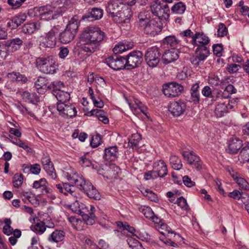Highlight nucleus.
<instances>
[{
    "label": "nucleus",
    "mask_w": 249,
    "mask_h": 249,
    "mask_svg": "<svg viewBox=\"0 0 249 249\" xmlns=\"http://www.w3.org/2000/svg\"><path fill=\"white\" fill-rule=\"evenodd\" d=\"M105 37V33L98 27H87L80 36L81 49L85 52L92 53L99 49L101 42Z\"/></svg>",
    "instance_id": "nucleus-1"
},
{
    "label": "nucleus",
    "mask_w": 249,
    "mask_h": 249,
    "mask_svg": "<svg viewBox=\"0 0 249 249\" xmlns=\"http://www.w3.org/2000/svg\"><path fill=\"white\" fill-rule=\"evenodd\" d=\"M106 11L116 21L125 22V14L131 12L130 9L125 8L124 4L118 0H110L106 7Z\"/></svg>",
    "instance_id": "nucleus-2"
},
{
    "label": "nucleus",
    "mask_w": 249,
    "mask_h": 249,
    "mask_svg": "<svg viewBox=\"0 0 249 249\" xmlns=\"http://www.w3.org/2000/svg\"><path fill=\"white\" fill-rule=\"evenodd\" d=\"M37 69L45 74H53L56 72L57 65L55 61L50 57H39L36 61Z\"/></svg>",
    "instance_id": "nucleus-3"
},
{
    "label": "nucleus",
    "mask_w": 249,
    "mask_h": 249,
    "mask_svg": "<svg viewBox=\"0 0 249 249\" xmlns=\"http://www.w3.org/2000/svg\"><path fill=\"white\" fill-rule=\"evenodd\" d=\"M160 56V49L156 46H153L145 51L144 59L149 67L155 68L158 65Z\"/></svg>",
    "instance_id": "nucleus-4"
},
{
    "label": "nucleus",
    "mask_w": 249,
    "mask_h": 249,
    "mask_svg": "<svg viewBox=\"0 0 249 249\" xmlns=\"http://www.w3.org/2000/svg\"><path fill=\"white\" fill-rule=\"evenodd\" d=\"M183 90V86L176 82L168 83L162 86L164 94L168 97H177L182 93Z\"/></svg>",
    "instance_id": "nucleus-5"
},
{
    "label": "nucleus",
    "mask_w": 249,
    "mask_h": 249,
    "mask_svg": "<svg viewBox=\"0 0 249 249\" xmlns=\"http://www.w3.org/2000/svg\"><path fill=\"white\" fill-rule=\"evenodd\" d=\"M143 54L139 51H133L127 54L125 58L126 67L128 69L138 67L142 61Z\"/></svg>",
    "instance_id": "nucleus-6"
},
{
    "label": "nucleus",
    "mask_w": 249,
    "mask_h": 249,
    "mask_svg": "<svg viewBox=\"0 0 249 249\" xmlns=\"http://www.w3.org/2000/svg\"><path fill=\"white\" fill-rule=\"evenodd\" d=\"M106 63L114 70H120L126 67L125 58L124 57L114 54L106 59Z\"/></svg>",
    "instance_id": "nucleus-7"
},
{
    "label": "nucleus",
    "mask_w": 249,
    "mask_h": 249,
    "mask_svg": "<svg viewBox=\"0 0 249 249\" xmlns=\"http://www.w3.org/2000/svg\"><path fill=\"white\" fill-rule=\"evenodd\" d=\"M182 156L184 160L193 168L198 171L202 168V162L200 158L193 151H184Z\"/></svg>",
    "instance_id": "nucleus-8"
},
{
    "label": "nucleus",
    "mask_w": 249,
    "mask_h": 249,
    "mask_svg": "<svg viewBox=\"0 0 249 249\" xmlns=\"http://www.w3.org/2000/svg\"><path fill=\"white\" fill-rule=\"evenodd\" d=\"M152 13L160 19L166 18L169 16L170 8L167 4L155 2L151 6Z\"/></svg>",
    "instance_id": "nucleus-9"
},
{
    "label": "nucleus",
    "mask_w": 249,
    "mask_h": 249,
    "mask_svg": "<svg viewBox=\"0 0 249 249\" xmlns=\"http://www.w3.org/2000/svg\"><path fill=\"white\" fill-rule=\"evenodd\" d=\"M65 175L70 183L76 186L79 190L84 191L85 187L88 185V181L85 180L82 176L74 173L72 175L67 172Z\"/></svg>",
    "instance_id": "nucleus-10"
},
{
    "label": "nucleus",
    "mask_w": 249,
    "mask_h": 249,
    "mask_svg": "<svg viewBox=\"0 0 249 249\" xmlns=\"http://www.w3.org/2000/svg\"><path fill=\"white\" fill-rule=\"evenodd\" d=\"M57 110L63 117L72 118L77 114L76 107L74 105H68L64 103L57 104Z\"/></svg>",
    "instance_id": "nucleus-11"
},
{
    "label": "nucleus",
    "mask_w": 249,
    "mask_h": 249,
    "mask_svg": "<svg viewBox=\"0 0 249 249\" xmlns=\"http://www.w3.org/2000/svg\"><path fill=\"white\" fill-rule=\"evenodd\" d=\"M59 33L58 29L54 27L43 38L42 44L46 47L53 48L55 46L56 43V35Z\"/></svg>",
    "instance_id": "nucleus-12"
},
{
    "label": "nucleus",
    "mask_w": 249,
    "mask_h": 249,
    "mask_svg": "<svg viewBox=\"0 0 249 249\" xmlns=\"http://www.w3.org/2000/svg\"><path fill=\"white\" fill-rule=\"evenodd\" d=\"M36 9L38 12L41 19L49 20L54 18L55 11L54 9L50 5L36 7Z\"/></svg>",
    "instance_id": "nucleus-13"
},
{
    "label": "nucleus",
    "mask_w": 249,
    "mask_h": 249,
    "mask_svg": "<svg viewBox=\"0 0 249 249\" xmlns=\"http://www.w3.org/2000/svg\"><path fill=\"white\" fill-rule=\"evenodd\" d=\"M186 108V104L181 101H178L171 103L168 110L174 116L178 117L184 113Z\"/></svg>",
    "instance_id": "nucleus-14"
},
{
    "label": "nucleus",
    "mask_w": 249,
    "mask_h": 249,
    "mask_svg": "<svg viewBox=\"0 0 249 249\" xmlns=\"http://www.w3.org/2000/svg\"><path fill=\"white\" fill-rule=\"evenodd\" d=\"M141 27L142 28L145 34L154 36L157 35L162 30V26L158 22L153 20Z\"/></svg>",
    "instance_id": "nucleus-15"
},
{
    "label": "nucleus",
    "mask_w": 249,
    "mask_h": 249,
    "mask_svg": "<svg viewBox=\"0 0 249 249\" xmlns=\"http://www.w3.org/2000/svg\"><path fill=\"white\" fill-rule=\"evenodd\" d=\"M41 162L43 164V169L46 171L47 174L54 179L57 176L55 172L53 164L49 156H44L42 158Z\"/></svg>",
    "instance_id": "nucleus-16"
},
{
    "label": "nucleus",
    "mask_w": 249,
    "mask_h": 249,
    "mask_svg": "<svg viewBox=\"0 0 249 249\" xmlns=\"http://www.w3.org/2000/svg\"><path fill=\"white\" fill-rule=\"evenodd\" d=\"M210 42L209 38L203 33L197 32L194 34L191 43L194 46H207Z\"/></svg>",
    "instance_id": "nucleus-17"
},
{
    "label": "nucleus",
    "mask_w": 249,
    "mask_h": 249,
    "mask_svg": "<svg viewBox=\"0 0 249 249\" xmlns=\"http://www.w3.org/2000/svg\"><path fill=\"white\" fill-rule=\"evenodd\" d=\"M178 51L172 49L166 50L162 54L161 60L164 64H167L174 62L178 58Z\"/></svg>",
    "instance_id": "nucleus-18"
},
{
    "label": "nucleus",
    "mask_w": 249,
    "mask_h": 249,
    "mask_svg": "<svg viewBox=\"0 0 249 249\" xmlns=\"http://www.w3.org/2000/svg\"><path fill=\"white\" fill-rule=\"evenodd\" d=\"M226 98L223 97V99L217 100L218 104L216 106L214 114L217 117H222L228 111V105H229L228 101H225Z\"/></svg>",
    "instance_id": "nucleus-19"
},
{
    "label": "nucleus",
    "mask_w": 249,
    "mask_h": 249,
    "mask_svg": "<svg viewBox=\"0 0 249 249\" xmlns=\"http://www.w3.org/2000/svg\"><path fill=\"white\" fill-rule=\"evenodd\" d=\"M103 15V10L98 8H94L89 11L82 17V19L88 21H93L101 18Z\"/></svg>",
    "instance_id": "nucleus-20"
},
{
    "label": "nucleus",
    "mask_w": 249,
    "mask_h": 249,
    "mask_svg": "<svg viewBox=\"0 0 249 249\" xmlns=\"http://www.w3.org/2000/svg\"><path fill=\"white\" fill-rule=\"evenodd\" d=\"M153 168L154 172L157 173L159 177L163 178L167 175V167L162 160L155 161L153 164Z\"/></svg>",
    "instance_id": "nucleus-21"
},
{
    "label": "nucleus",
    "mask_w": 249,
    "mask_h": 249,
    "mask_svg": "<svg viewBox=\"0 0 249 249\" xmlns=\"http://www.w3.org/2000/svg\"><path fill=\"white\" fill-rule=\"evenodd\" d=\"M242 146V142L239 139L235 137L231 138L228 143L229 153L232 154L237 153Z\"/></svg>",
    "instance_id": "nucleus-22"
},
{
    "label": "nucleus",
    "mask_w": 249,
    "mask_h": 249,
    "mask_svg": "<svg viewBox=\"0 0 249 249\" xmlns=\"http://www.w3.org/2000/svg\"><path fill=\"white\" fill-rule=\"evenodd\" d=\"M83 192L89 198L96 200H99L100 199L101 196L100 193L90 182H88V185L85 187Z\"/></svg>",
    "instance_id": "nucleus-23"
},
{
    "label": "nucleus",
    "mask_w": 249,
    "mask_h": 249,
    "mask_svg": "<svg viewBox=\"0 0 249 249\" xmlns=\"http://www.w3.org/2000/svg\"><path fill=\"white\" fill-rule=\"evenodd\" d=\"M141 140V135L138 133H134L132 134L131 138L129 139L128 145L133 149L138 150L143 145Z\"/></svg>",
    "instance_id": "nucleus-24"
},
{
    "label": "nucleus",
    "mask_w": 249,
    "mask_h": 249,
    "mask_svg": "<svg viewBox=\"0 0 249 249\" xmlns=\"http://www.w3.org/2000/svg\"><path fill=\"white\" fill-rule=\"evenodd\" d=\"M90 212H89L88 213H86V208L84 209V210L81 211L82 213H79L82 216L83 220L87 224L92 225L94 221V219L95 218L94 213L93 212V210L95 209L94 207L91 205H90Z\"/></svg>",
    "instance_id": "nucleus-25"
},
{
    "label": "nucleus",
    "mask_w": 249,
    "mask_h": 249,
    "mask_svg": "<svg viewBox=\"0 0 249 249\" xmlns=\"http://www.w3.org/2000/svg\"><path fill=\"white\" fill-rule=\"evenodd\" d=\"M202 95L206 97H211L212 102L223 99V95L218 92L216 95L212 94V91L209 86H205L201 90Z\"/></svg>",
    "instance_id": "nucleus-26"
},
{
    "label": "nucleus",
    "mask_w": 249,
    "mask_h": 249,
    "mask_svg": "<svg viewBox=\"0 0 249 249\" xmlns=\"http://www.w3.org/2000/svg\"><path fill=\"white\" fill-rule=\"evenodd\" d=\"M76 34L72 33L68 29H65V30L59 34V39L60 42L63 44L69 43L72 40Z\"/></svg>",
    "instance_id": "nucleus-27"
},
{
    "label": "nucleus",
    "mask_w": 249,
    "mask_h": 249,
    "mask_svg": "<svg viewBox=\"0 0 249 249\" xmlns=\"http://www.w3.org/2000/svg\"><path fill=\"white\" fill-rule=\"evenodd\" d=\"M118 148L117 146H111L105 149L104 158L107 160H114L117 158Z\"/></svg>",
    "instance_id": "nucleus-28"
},
{
    "label": "nucleus",
    "mask_w": 249,
    "mask_h": 249,
    "mask_svg": "<svg viewBox=\"0 0 249 249\" xmlns=\"http://www.w3.org/2000/svg\"><path fill=\"white\" fill-rule=\"evenodd\" d=\"M54 95L58 100V103H64L69 101L71 98L70 93L68 91L62 90H55Z\"/></svg>",
    "instance_id": "nucleus-29"
},
{
    "label": "nucleus",
    "mask_w": 249,
    "mask_h": 249,
    "mask_svg": "<svg viewBox=\"0 0 249 249\" xmlns=\"http://www.w3.org/2000/svg\"><path fill=\"white\" fill-rule=\"evenodd\" d=\"M195 54L203 61L210 54V51L206 46H198L195 50Z\"/></svg>",
    "instance_id": "nucleus-30"
},
{
    "label": "nucleus",
    "mask_w": 249,
    "mask_h": 249,
    "mask_svg": "<svg viewBox=\"0 0 249 249\" xmlns=\"http://www.w3.org/2000/svg\"><path fill=\"white\" fill-rule=\"evenodd\" d=\"M40 23L38 22L29 23L24 24L21 28V31L25 34H32L36 30L39 29Z\"/></svg>",
    "instance_id": "nucleus-31"
},
{
    "label": "nucleus",
    "mask_w": 249,
    "mask_h": 249,
    "mask_svg": "<svg viewBox=\"0 0 249 249\" xmlns=\"http://www.w3.org/2000/svg\"><path fill=\"white\" fill-rule=\"evenodd\" d=\"M179 42L180 41L175 36H166L163 40V43L172 47V49L177 48L179 45Z\"/></svg>",
    "instance_id": "nucleus-32"
},
{
    "label": "nucleus",
    "mask_w": 249,
    "mask_h": 249,
    "mask_svg": "<svg viewBox=\"0 0 249 249\" xmlns=\"http://www.w3.org/2000/svg\"><path fill=\"white\" fill-rule=\"evenodd\" d=\"M79 23V22L78 17L77 16H74L69 21L66 29H68L69 31H71L75 34H76L77 33Z\"/></svg>",
    "instance_id": "nucleus-33"
},
{
    "label": "nucleus",
    "mask_w": 249,
    "mask_h": 249,
    "mask_svg": "<svg viewBox=\"0 0 249 249\" xmlns=\"http://www.w3.org/2000/svg\"><path fill=\"white\" fill-rule=\"evenodd\" d=\"M65 233L61 230H55L52 233L48 238L50 241L58 242L63 240Z\"/></svg>",
    "instance_id": "nucleus-34"
},
{
    "label": "nucleus",
    "mask_w": 249,
    "mask_h": 249,
    "mask_svg": "<svg viewBox=\"0 0 249 249\" xmlns=\"http://www.w3.org/2000/svg\"><path fill=\"white\" fill-rule=\"evenodd\" d=\"M46 179L42 178L39 180L34 181L33 187L36 189L40 188L42 194H47L49 193V190L46 186Z\"/></svg>",
    "instance_id": "nucleus-35"
},
{
    "label": "nucleus",
    "mask_w": 249,
    "mask_h": 249,
    "mask_svg": "<svg viewBox=\"0 0 249 249\" xmlns=\"http://www.w3.org/2000/svg\"><path fill=\"white\" fill-rule=\"evenodd\" d=\"M23 41L19 38H15L7 42V46L8 50L12 52L17 50L20 45H22Z\"/></svg>",
    "instance_id": "nucleus-36"
},
{
    "label": "nucleus",
    "mask_w": 249,
    "mask_h": 249,
    "mask_svg": "<svg viewBox=\"0 0 249 249\" xmlns=\"http://www.w3.org/2000/svg\"><path fill=\"white\" fill-rule=\"evenodd\" d=\"M138 18L139 26L140 27L143 26L145 24H147L149 21H151L150 20V13L149 12L145 11L141 12L139 14Z\"/></svg>",
    "instance_id": "nucleus-37"
},
{
    "label": "nucleus",
    "mask_w": 249,
    "mask_h": 249,
    "mask_svg": "<svg viewBox=\"0 0 249 249\" xmlns=\"http://www.w3.org/2000/svg\"><path fill=\"white\" fill-rule=\"evenodd\" d=\"M186 10V5L181 1L175 3L171 8L172 13L177 15L183 14Z\"/></svg>",
    "instance_id": "nucleus-38"
},
{
    "label": "nucleus",
    "mask_w": 249,
    "mask_h": 249,
    "mask_svg": "<svg viewBox=\"0 0 249 249\" xmlns=\"http://www.w3.org/2000/svg\"><path fill=\"white\" fill-rule=\"evenodd\" d=\"M48 89H52V93L54 95V91L55 90H62L64 88V84L60 81H55L51 83H48Z\"/></svg>",
    "instance_id": "nucleus-39"
},
{
    "label": "nucleus",
    "mask_w": 249,
    "mask_h": 249,
    "mask_svg": "<svg viewBox=\"0 0 249 249\" xmlns=\"http://www.w3.org/2000/svg\"><path fill=\"white\" fill-rule=\"evenodd\" d=\"M170 163L172 167L176 170H180L182 167L181 160L176 156H172L170 158Z\"/></svg>",
    "instance_id": "nucleus-40"
},
{
    "label": "nucleus",
    "mask_w": 249,
    "mask_h": 249,
    "mask_svg": "<svg viewBox=\"0 0 249 249\" xmlns=\"http://www.w3.org/2000/svg\"><path fill=\"white\" fill-rule=\"evenodd\" d=\"M21 97L23 100H28L31 103L39 101V97L36 93L31 94L28 91L23 92L21 94Z\"/></svg>",
    "instance_id": "nucleus-41"
},
{
    "label": "nucleus",
    "mask_w": 249,
    "mask_h": 249,
    "mask_svg": "<svg viewBox=\"0 0 249 249\" xmlns=\"http://www.w3.org/2000/svg\"><path fill=\"white\" fill-rule=\"evenodd\" d=\"M69 206L72 212L77 214L82 213L81 211L84 210L85 208H84L85 205L83 203L80 204L78 200H75Z\"/></svg>",
    "instance_id": "nucleus-42"
},
{
    "label": "nucleus",
    "mask_w": 249,
    "mask_h": 249,
    "mask_svg": "<svg viewBox=\"0 0 249 249\" xmlns=\"http://www.w3.org/2000/svg\"><path fill=\"white\" fill-rule=\"evenodd\" d=\"M133 46V44L131 43L129 44H124L122 43H119L115 46L113 48V52L115 53H121L127 49L132 48Z\"/></svg>",
    "instance_id": "nucleus-43"
},
{
    "label": "nucleus",
    "mask_w": 249,
    "mask_h": 249,
    "mask_svg": "<svg viewBox=\"0 0 249 249\" xmlns=\"http://www.w3.org/2000/svg\"><path fill=\"white\" fill-rule=\"evenodd\" d=\"M46 79L41 77H39L35 82V87L38 93H41L43 91H42V89L43 87H47L48 83L46 84Z\"/></svg>",
    "instance_id": "nucleus-44"
},
{
    "label": "nucleus",
    "mask_w": 249,
    "mask_h": 249,
    "mask_svg": "<svg viewBox=\"0 0 249 249\" xmlns=\"http://www.w3.org/2000/svg\"><path fill=\"white\" fill-rule=\"evenodd\" d=\"M9 75L13 80L22 84L25 83L27 81V78L24 75L21 74L18 72H13L10 73Z\"/></svg>",
    "instance_id": "nucleus-45"
},
{
    "label": "nucleus",
    "mask_w": 249,
    "mask_h": 249,
    "mask_svg": "<svg viewBox=\"0 0 249 249\" xmlns=\"http://www.w3.org/2000/svg\"><path fill=\"white\" fill-rule=\"evenodd\" d=\"M139 210L147 218L150 219L154 216V212L151 208L148 206H142Z\"/></svg>",
    "instance_id": "nucleus-46"
},
{
    "label": "nucleus",
    "mask_w": 249,
    "mask_h": 249,
    "mask_svg": "<svg viewBox=\"0 0 249 249\" xmlns=\"http://www.w3.org/2000/svg\"><path fill=\"white\" fill-rule=\"evenodd\" d=\"M46 226L43 222L40 221L36 223L32 230L40 234H42L46 230Z\"/></svg>",
    "instance_id": "nucleus-47"
},
{
    "label": "nucleus",
    "mask_w": 249,
    "mask_h": 249,
    "mask_svg": "<svg viewBox=\"0 0 249 249\" xmlns=\"http://www.w3.org/2000/svg\"><path fill=\"white\" fill-rule=\"evenodd\" d=\"M23 176L22 174H16L13 177V185L16 188H19L23 183Z\"/></svg>",
    "instance_id": "nucleus-48"
},
{
    "label": "nucleus",
    "mask_w": 249,
    "mask_h": 249,
    "mask_svg": "<svg viewBox=\"0 0 249 249\" xmlns=\"http://www.w3.org/2000/svg\"><path fill=\"white\" fill-rule=\"evenodd\" d=\"M239 157L244 161H249V146L244 147L241 150Z\"/></svg>",
    "instance_id": "nucleus-49"
},
{
    "label": "nucleus",
    "mask_w": 249,
    "mask_h": 249,
    "mask_svg": "<svg viewBox=\"0 0 249 249\" xmlns=\"http://www.w3.org/2000/svg\"><path fill=\"white\" fill-rule=\"evenodd\" d=\"M176 202L178 206L182 210L185 211H188L189 210V206L187 203L186 200L182 196L177 198L176 199Z\"/></svg>",
    "instance_id": "nucleus-50"
},
{
    "label": "nucleus",
    "mask_w": 249,
    "mask_h": 249,
    "mask_svg": "<svg viewBox=\"0 0 249 249\" xmlns=\"http://www.w3.org/2000/svg\"><path fill=\"white\" fill-rule=\"evenodd\" d=\"M26 16L25 15H21L15 16L11 19L13 21L14 24H15V25H16V28H18L26 20Z\"/></svg>",
    "instance_id": "nucleus-51"
},
{
    "label": "nucleus",
    "mask_w": 249,
    "mask_h": 249,
    "mask_svg": "<svg viewBox=\"0 0 249 249\" xmlns=\"http://www.w3.org/2000/svg\"><path fill=\"white\" fill-rule=\"evenodd\" d=\"M101 136L99 134H96L92 136L90 143L91 147L93 148L98 147L101 144Z\"/></svg>",
    "instance_id": "nucleus-52"
},
{
    "label": "nucleus",
    "mask_w": 249,
    "mask_h": 249,
    "mask_svg": "<svg viewBox=\"0 0 249 249\" xmlns=\"http://www.w3.org/2000/svg\"><path fill=\"white\" fill-rule=\"evenodd\" d=\"M235 181L240 188L244 190H249V184L244 178L238 177Z\"/></svg>",
    "instance_id": "nucleus-53"
},
{
    "label": "nucleus",
    "mask_w": 249,
    "mask_h": 249,
    "mask_svg": "<svg viewBox=\"0 0 249 249\" xmlns=\"http://www.w3.org/2000/svg\"><path fill=\"white\" fill-rule=\"evenodd\" d=\"M217 32L218 36L223 37L228 34V29L224 23H221L218 25Z\"/></svg>",
    "instance_id": "nucleus-54"
},
{
    "label": "nucleus",
    "mask_w": 249,
    "mask_h": 249,
    "mask_svg": "<svg viewBox=\"0 0 249 249\" xmlns=\"http://www.w3.org/2000/svg\"><path fill=\"white\" fill-rule=\"evenodd\" d=\"M15 140H16V142H13L14 144L23 148L27 152L31 151V148H30L26 143L23 142L20 139L15 138Z\"/></svg>",
    "instance_id": "nucleus-55"
},
{
    "label": "nucleus",
    "mask_w": 249,
    "mask_h": 249,
    "mask_svg": "<svg viewBox=\"0 0 249 249\" xmlns=\"http://www.w3.org/2000/svg\"><path fill=\"white\" fill-rule=\"evenodd\" d=\"M213 54L220 57L222 54L223 46L221 44H214L213 46Z\"/></svg>",
    "instance_id": "nucleus-56"
},
{
    "label": "nucleus",
    "mask_w": 249,
    "mask_h": 249,
    "mask_svg": "<svg viewBox=\"0 0 249 249\" xmlns=\"http://www.w3.org/2000/svg\"><path fill=\"white\" fill-rule=\"evenodd\" d=\"M73 185L71 186L68 183H64V190L66 189L67 190L66 191H64L63 194L66 196L70 195L71 196H75V193H74V191L73 190Z\"/></svg>",
    "instance_id": "nucleus-57"
},
{
    "label": "nucleus",
    "mask_w": 249,
    "mask_h": 249,
    "mask_svg": "<svg viewBox=\"0 0 249 249\" xmlns=\"http://www.w3.org/2000/svg\"><path fill=\"white\" fill-rule=\"evenodd\" d=\"M26 0H8V3L12 6L13 9H17Z\"/></svg>",
    "instance_id": "nucleus-58"
},
{
    "label": "nucleus",
    "mask_w": 249,
    "mask_h": 249,
    "mask_svg": "<svg viewBox=\"0 0 249 249\" xmlns=\"http://www.w3.org/2000/svg\"><path fill=\"white\" fill-rule=\"evenodd\" d=\"M104 114L106 113L103 110L99 109H94L88 112V115L90 116L95 115L98 119Z\"/></svg>",
    "instance_id": "nucleus-59"
},
{
    "label": "nucleus",
    "mask_w": 249,
    "mask_h": 249,
    "mask_svg": "<svg viewBox=\"0 0 249 249\" xmlns=\"http://www.w3.org/2000/svg\"><path fill=\"white\" fill-rule=\"evenodd\" d=\"M241 66L236 64H230L227 67V71L231 73L236 72L240 69Z\"/></svg>",
    "instance_id": "nucleus-60"
},
{
    "label": "nucleus",
    "mask_w": 249,
    "mask_h": 249,
    "mask_svg": "<svg viewBox=\"0 0 249 249\" xmlns=\"http://www.w3.org/2000/svg\"><path fill=\"white\" fill-rule=\"evenodd\" d=\"M158 177H159L158 174L156 172H154L153 169L152 171H149L145 173L144 175V178L147 180L150 179L156 178Z\"/></svg>",
    "instance_id": "nucleus-61"
},
{
    "label": "nucleus",
    "mask_w": 249,
    "mask_h": 249,
    "mask_svg": "<svg viewBox=\"0 0 249 249\" xmlns=\"http://www.w3.org/2000/svg\"><path fill=\"white\" fill-rule=\"evenodd\" d=\"M41 170V168L40 165L37 163H36L33 165H31L30 166V171L32 173L38 175L39 174Z\"/></svg>",
    "instance_id": "nucleus-62"
},
{
    "label": "nucleus",
    "mask_w": 249,
    "mask_h": 249,
    "mask_svg": "<svg viewBox=\"0 0 249 249\" xmlns=\"http://www.w3.org/2000/svg\"><path fill=\"white\" fill-rule=\"evenodd\" d=\"M191 99L195 104H198L200 101L199 92H190Z\"/></svg>",
    "instance_id": "nucleus-63"
},
{
    "label": "nucleus",
    "mask_w": 249,
    "mask_h": 249,
    "mask_svg": "<svg viewBox=\"0 0 249 249\" xmlns=\"http://www.w3.org/2000/svg\"><path fill=\"white\" fill-rule=\"evenodd\" d=\"M183 181L184 185L188 187H191L195 185V182L192 181L188 176H185L183 177Z\"/></svg>",
    "instance_id": "nucleus-64"
}]
</instances>
